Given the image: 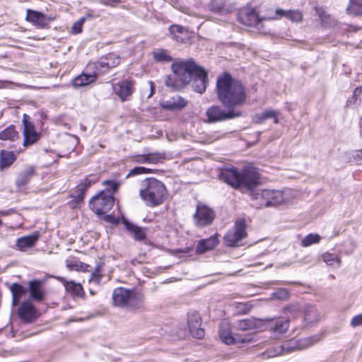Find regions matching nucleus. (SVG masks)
I'll return each instance as SVG.
<instances>
[{
	"label": "nucleus",
	"mask_w": 362,
	"mask_h": 362,
	"mask_svg": "<svg viewBox=\"0 0 362 362\" xmlns=\"http://www.w3.org/2000/svg\"><path fill=\"white\" fill-rule=\"evenodd\" d=\"M217 96L221 104L228 109L242 106L246 100L245 88L240 81L224 73L216 80Z\"/></svg>",
	"instance_id": "nucleus-1"
},
{
	"label": "nucleus",
	"mask_w": 362,
	"mask_h": 362,
	"mask_svg": "<svg viewBox=\"0 0 362 362\" xmlns=\"http://www.w3.org/2000/svg\"><path fill=\"white\" fill-rule=\"evenodd\" d=\"M219 177L234 188L245 187L247 189L255 187L260 179L258 170L252 166L245 167L241 171L235 168L223 169Z\"/></svg>",
	"instance_id": "nucleus-2"
},
{
	"label": "nucleus",
	"mask_w": 362,
	"mask_h": 362,
	"mask_svg": "<svg viewBox=\"0 0 362 362\" xmlns=\"http://www.w3.org/2000/svg\"><path fill=\"white\" fill-rule=\"evenodd\" d=\"M296 194L291 189L284 190L262 189L252 194L255 202L253 206L257 208L276 206L287 204L295 197Z\"/></svg>",
	"instance_id": "nucleus-3"
},
{
	"label": "nucleus",
	"mask_w": 362,
	"mask_h": 362,
	"mask_svg": "<svg viewBox=\"0 0 362 362\" xmlns=\"http://www.w3.org/2000/svg\"><path fill=\"white\" fill-rule=\"evenodd\" d=\"M167 190L164 184L154 177L146 178L142 181L139 196L146 206L156 207L164 202Z\"/></svg>",
	"instance_id": "nucleus-4"
},
{
	"label": "nucleus",
	"mask_w": 362,
	"mask_h": 362,
	"mask_svg": "<svg viewBox=\"0 0 362 362\" xmlns=\"http://www.w3.org/2000/svg\"><path fill=\"white\" fill-rule=\"evenodd\" d=\"M198 66L192 59L174 62L171 66L173 75L167 77L165 85L176 88L189 83Z\"/></svg>",
	"instance_id": "nucleus-5"
},
{
	"label": "nucleus",
	"mask_w": 362,
	"mask_h": 362,
	"mask_svg": "<svg viewBox=\"0 0 362 362\" xmlns=\"http://www.w3.org/2000/svg\"><path fill=\"white\" fill-rule=\"evenodd\" d=\"M320 340L317 336L291 339L283 343L280 346L267 350L262 354L264 358L275 357L281 354H288L296 350L307 349Z\"/></svg>",
	"instance_id": "nucleus-6"
},
{
	"label": "nucleus",
	"mask_w": 362,
	"mask_h": 362,
	"mask_svg": "<svg viewBox=\"0 0 362 362\" xmlns=\"http://www.w3.org/2000/svg\"><path fill=\"white\" fill-rule=\"evenodd\" d=\"M114 202V194L109 190H103L90 200L89 206L95 214L101 215L107 213Z\"/></svg>",
	"instance_id": "nucleus-7"
},
{
	"label": "nucleus",
	"mask_w": 362,
	"mask_h": 362,
	"mask_svg": "<svg viewBox=\"0 0 362 362\" xmlns=\"http://www.w3.org/2000/svg\"><path fill=\"white\" fill-rule=\"evenodd\" d=\"M219 337L224 344L231 345L250 342L253 339V334L252 333L233 334L229 324L222 322L219 327Z\"/></svg>",
	"instance_id": "nucleus-8"
},
{
	"label": "nucleus",
	"mask_w": 362,
	"mask_h": 362,
	"mask_svg": "<svg viewBox=\"0 0 362 362\" xmlns=\"http://www.w3.org/2000/svg\"><path fill=\"white\" fill-rule=\"evenodd\" d=\"M206 114L207 121L214 123L239 117L242 115V112L235 109H228V111H225L220 106L214 105L209 107Z\"/></svg>",
	"instance_id": "nucleus-9"
},
{
	"label": "nucleus",
	"mask_w": 362,
	"mask_h": 362,
	"mask_svg": "<svg viewBox=\"0 0 362 362\" xmlns=\"http://www.w3.org/2000/svg\"><path fill=\"white\" fill-rule=\"evenodd\" d=\"M245 228V220H237L233 228L228 230L224 235L223 240L226 245L228 247L237 246L238 243L246 236Z\"/></svg>",
	"instance_id": "nucleus-10"
},
{
	"label": "nucleus",
	"mask_w": 362,
	"mask_h": 362,
	"mask_svg": "<svg viewBox=\"0 0 362 362\" xmlns=\"http://www.w3.org/2000/svg\"><path fill=\"white\" fill-rule=\"evenodd\" d=\"M112 90L122 102L130 100L134 93L135 81L129 79H124L112 84Z\"/></svg>",
	"instance_id": "nucleus-11"
},
{
	"label": "nucleus",
	"mask_w": 362,
	"mask_h": 362,
	"mask_svg": "<svg viewBox=\"0 0 362 362\" xmlns=\"http://www.w3.org/2000/svg\"><path fill=\"white\" fill-rule=\"evenodd\" d=\"M100 74L93 63H90L84 71L76 76L72 81L73 86L80 88L95 82Z\"/></svg>",
	"instance_id": "nucleus-12"
},
{
	"label": "nucleus",
	"mask_w": 362,
	"mask_h": 362,
	"mask_svg": "<svg viewBox=\"0 0 362 362\" xmlns=\"http://www.w3.org/2000/svg\"><path fill=\"white\" fill-rule=\"evenodd\" d=\"M215 218V213L209 206L199 203L197 205L196 213L194 215L195 225L204 227L210 225Z\"/></svg>",
	"instance_id": "nucleus-13"
},
{
	"label": "nucleus",
	"mask_w": 362,
	"mask_h": 362,
	"mask_svg": "<svg viewBox=\"0 0 362 362\" xmlns=\"http://www.w3.org/2000/svg\"><path fill=\"white\" fill-rule=\"evenodd\" d=\"M239 21L249 27H255L260 30L262 28V21L255 9L252 8H246L243 9L239 13Z\"/></svg>",
	"instance_id": "nucleus-14"
},
{
	"label": "nucleus",
	"mask_w": 362,
	"mask_h": 362,
	"mask_svg": "<svg viewBox=\"0 0 362 362\" xmlns=\"http://www.w3.org/2000/svg\"><path fill=\"white\" fill-rule=\"evenodd\" d=\"M98 180L99 177L98 175H89L86 176L85 178L82 179L76 187L72 193V197L74 198L78 203L82 202L87 189L92 185L96 183Z\"/></svg>",
	"instance_id": "nucleus-15"
},
{
	"label": "nucleus",
	"mask_w": 362,
	"mask_h": 362,
	"mask_svg": "<svg viewBox=\"0 0 362 362\" xmlns=\"http://www.w3.org/2000/svg\"><path fill=\"white\" fill-rule=\"evenodd\" d=\"M55 19L52 16H46L42 12L27 9L25 20L39 28H45Z\"/></svg>",
	"instance_id": "nucleus-16"
},
{
	"label": "nucleus",
	"mask_w": 362,
	"mask_h": 362,
	"mask_svg": "<svg viewBox=\"0 0 362 362\" xmlns=\"http://www.w3.org/2000/svg\"><path fill=\"white\" fill-rule=\"evenodd\" d=\"M190 82L193 90L202 94L205 92L208 83L207 72L203 68L198 66Z\"/></svg>",
	"instance_id": "nucleus-17"
},
{
	"label": "nucleus",
	"mask_w": 362,
	"mask_h": 362,
	"mask_svg": "<svg viewBox=\"0 0 362 362\" xmlns=\"http://www.w3.org/2000/svg\"><path fill=\"white\" fill-rule=\"evenodd\" d=\"M18 315L24 323H32L38 317L37 311L30 301L23 302L18 310Z\"/></svg>",
	"instance_id": "nucleus-18"
},
{
	"label": "nucleus",
	"mask_w": 362,
	"mask_h": 362,
	"mask_svg": "<svg viewBox=\"0 0 362 362\" xmlns=\"http://www.w3.org/2000/svg\"><path fill=\"white\" fill-rule=\"evenodd\" d=\"M29 119V116L24 114L23 118L24 146H28L35 144L40 138L39 134L35 130L34 125Z\"/></svg>",
	"instance_id": "nucleus-19"
},
{
	"label": "nucleus",
	"mask_w": 362,
	"mask_h": 362,
	"mask_svg": "<svg viewBox=\"0 0 362 362\" xmlns=\"http://www.w3.org/2000/svg\"><path fill=\"white\" fill-rule=\"evenodd\" d=\"M263 321V325H265L267 329L275 334L285 333L289 326V320L284 317L268 319Z\"/></svg>",
	"instance_id": "nucleus-20"
},
{
	"label": "nucleus",
	"mask_w": 362,
	"mask_h": 362,
	"mask_svg": "<svg viewBox=\"0 0 362 362\" xmlns=\"http://www.w3.org/2000/svg\"><path fill=\"white\" fill-rule=\"evenodd\" d=\"M188 327L193 337L202 339L204 336V330L201 328V317L197 313L188 314Z\"/></svg>",
	"instance_id": "nucleus-21"
},
{
	"label": "nucleus",
	"mask_w": 362,
	"mask_h": 362,
	"mask_svg": "<svg viewBox=\"0 0 362 362\" xmlns=\"http://www.w3.org/2000/svg\"><path fill=\"white\" fill-rule=\"evenodd\" d=\"M120 62V58L118 55L110 53L105 58H102L100 61L93 63L96 66L98 72H105L108 69L117 66Z\"/></svg>",
	"instance_id": "nucleus-22"
},
{
	"label": "nucleus",
	"mask_w": 362,
	"mask_h": 362,
	"mask_svg": "<svg viewBox=\"0 0 362 362\" xmlns=\"http://www.w3.org/2000/svg\"><path fill=\"white\" fill-rule=\"evenodd\" d=\"M40 239V233L35 232L29 235L18 238L16 240L15 248L19 251L25 252L33 247Z\"/></svg>",
	"instance_id": "nucleus-23"
},
{
	"label": "nucleus",
	"mask_w": 362,
	"mask_h": 362,
	"mask_svg": "<svg viewBox=\"0 0 362 362\" xmlns=\"http://www.w3.org/2000/svg\"><path fill=\"white\" fill-rule=\"evenodd\" d=\"M43 284L44 280L40 279H34L29 281L28 285L30 298L38 302H41L44 300L45 291L43 287Z\"/></svg>",
	"instance_id": "nucleus-24"
},
{
	"label": "nucleus",
	"mask_w": 362,
	"mask_h": 362,
	"mask_svg": "<svg viewBox=\"0 0 362 362\" xmlns=\"http://www.w3.org/2000/svg\"><path fill=\"white\" fill-rule=\"evenodd\" d=\"M129 295H131L130 289L122 287L115 288L112 296L114 305L119 307L127 306Z\"/></svg>",
	"instance_id": "nucleus-25"
},
{
	"label": "nucleus",
	"mask_w": 362,
	"mask_h": 362,
	"mask_svg": "<svg viewBox=\"0 0 362 362\" xmlns=\"http://www.w3.org/2000/svg\"><path fill=\"white\" fill-rule=\"evenodd\" d=\"M187 100L180 95H175L162 103L163 108L168 110H181L187 105Z\"/></svg>",
	"instance_id": "nucleus-26"
},
{
	"label": "nucleus",
	"mask_w": 362,
	"mask_h": 362,
	"mask_svg": "<svg viewBox=\"0 0 362 362\" xmlns=\"http://www.w3.org/2000/svg\"><path fill=\"white\" fill-rule=\"evenodd\" d=\"M217 234H215L206 239L201 240L196 247V252L199 254L204 253L215 248L218 244Z\"/></svg>",
	"instance_id": "nucleus-27"
},
{
	"label": "nucleus",
	"mask_w": 362,
	"mask_h": 362,
	"mask_svg": "<svg viewBox=\"0 0 362 362\" xmlns=\"http://www.w3.org/2000/svg\"><path fill=\"white\" fill-rule=\"evenodd\" d=\"M264 321L254 318L241 320L237 322L236 329L240 331L260 329Z\"/></svg>",
	"instance_id": "nucleus-28"
},
{
	"label": "nucleus",
	"mask_w": 362,
	"mask_h": 362,
	"mask_svg": "<svg viewBox=\"0 0 362 362\" xmlns=\"http://www.w3.org/2000/svg\"><path fill=\"white\" fill-rule=\"evenodd\" d=\"M122 223L135 240L141 241L146 238V233L143 228L134 225L126 218L122 219Z\"/></svg>",
	"instance_id": "nucleus-29"
},
{
	"label": "nucleus",
	"mask_w": 362,
	"mask_h": 362,
	"mask_svg": "<svg viewBox=\"0 0 362 362\" xmlns=\"http://www.w3.org/2000/svg\"><path fill=\"white\" fill-rule=\"evenodd\" d=\"M279 112L274 110H265L261 113L256 114L252 117V121L254 123L256 124H262L263 123L266 119H274V122L275 124H277L279 122L278 116H279Z\"/></svg>",
	"instance_id": "nucleus-30"
},
{
	"label": "nucleus",
	"mask_w": 362,
	"mask_h": 362,
	"mask_svg": "<svg viewBox=\"0 0 362 362\" xmlns=\"http://www.w3.org/2000/svg\"><path fill=\"white\" fill-rule=\"evenodd\" d=\"M35 174V169L33 167L30 166L22 171L17 177L16 184L17 187H21L27 185L30 178Z\"/></svg>",
	"instance_id": "nucleus-31"
},
{
	"label": "nucleus",
	"mask_w": 362,
	"mask_h": 362,
	"mask_svg": "<svg viewBox=\"0 0 362 362\" xmlns=\"http://www.w3.org/2000/svg\"><path fill=\"white\" fill-rule=\"evenodd\" d=\"M129 296L127 307L135 309L143 307L144 296L141 293L131 290V295Z\"/></svg>",
	"instance_id": "nucleus-32"
},
{
	"label": "nucleus",
	"mask_w": 362,
	"mask_h": 362,
	"mask_svg": "<svg viewBox=\"0 0 362 362\" xmlns=\"http://www.w3.org/2000/svg\"><path fill=\"white\" fill-rule=\"evenodd\" d=\"M66 267L71 270L89 272L90 266L76 257H70L66 260Z\"/></svg>",
	"instance_id": "nucleus-33"
},
{
	"label": "nucleus",
	"mask_w": 362,
	"mask_h": 362,
	"mask_svg": "<svg viewBox=\"0 0 362 362\" xmlns=\"http://www.w3.org/2000/svg\"><path fill=\"white\" fill-rule=\"evenodd\" d=\"M16 158L12 151H1L0 154V168L1 169L11 165Z\"/></svg>",
	"instance_id": "nucleus-34"
},
{
	"label": "nucleus",
	"mask_w": 362,
	"mask_h": 362,
	"mask_svg": "<svg viewBox=\"0 0 362 362\" xmlns=\"http://www.w3.org/2000/svg\"><path fill=\"white\" fill-rule=\"evenodd\" d=\"M18 138V133L13 125H10L0 132V139L15 141Z\"/></svg>",
	"instance_id": "nucleus-35"
},
{
	"label": "nucleus",
	"mask_w": 362,
	"mask_h": 362,
	"mask_svg": "<svg viewBox=\"0 0 362 362\" xmlns=\"http://www.w3.org/2000/svg\"><path fill=\"white\" fill-rule=\"evenodd\" d=\"M346 12L352 16L362 15V0H349Z\"/></svg>",
	"instance_id": "nucleus-36"
},
{
	"label": "nucleus",
	"mask_w": 362,
	"mask_h": 362,
	"mask_svg": "<svg viewBox=\"0 0 362 362\" xmlns=\"http://www.w3.org/2000/svg\"><path fill=\"white\" fill-rule=\"evenodd\" d=\"M12 293L13 305H16L18 303L22 295L25 293V288L21 284L15 283L11 286Z\"/></svg>",
	"instance_id": "nucleus-37"
},
{
	"label": "nucleus",
	"mask_w": 362,
	"mask_h": 362,
	"mask_svg": "<svg viewBox=\"0 0 362 362\" xmlns=\"http://www.w3.org/2000/svg\"><path fill=\"white\" fill-rule=\"evenodd\" d=\"M322 259L327 265L337 268L339 267L341 264L340 257L337 255L330 252H325L322 255Z\"/></svg>",
	"instance_id": "nucleus-38"
},
{
	"label": "nucleus",
	"mask_w": 362,
	"mask_h": 362,
	"mask_svg": "<svg viewBox=\"0 0 362 362\" xmlns=\"http://www.w3.org/2000/svg\"><path fill=\"white\" fill-rule=\"evenodd\" d=\"M319 315L314 305H308L305 309V320L309 323H313L318 320Z\"/></svg>",
	"instance_id": "nucleus-39"
},
{
	"label": "nucleus",
	"mask_w": 362,
	"mask_h": 362,
	"mask_svg": "<svg viewBox=\"0 0 362 362\" xmlns=\"http://www.w3.org/2000/svg\"><path fill=\"white\" fill-rule=\"evenodd\" d=\"M64 287L68 292L75 296H81L83 293L81 285L74 281H66Z\"/></svg>",
	"instance_id": "nucleus-40"
},
{
	"label": "nucleus",
	"mask_w": 362,
	"mask_h": 362,
	"mask_svg": "<svg viewBox=\"0 0 362 362\" xmlns=\"http://www.w3.org/2000/svg\"><path fill=\"white\" fill-rule=\"evenodd\" d=\"M153 57L154 60L158 62H170L173 61V58L168 51L162 49L153 52Z\"/></svg>",
	"instance_id": "nucleus-41"
},
{
	"label": "nucleus",
	"mask_w": 362,
	"mask_h": 362,
	"mask_svg": "<svg viewBox=\"0 0 362 362\" xmlns=\"http://www.w3.org/2000/svg\"><path fill=\"white\" fill-rule=\"evenodd\" d=\"M315 11L317 14L319 16L321 21V24L325 27L332 26L334 25L332 23V20L331 19V16L325 13V12L322 10V8H319L317 6L315 7Z\"/></svg>",
	"instance_id": "nucleus-42"
},
{
	"label": "nucleus",
	"mask_w": 362,
	"mask_h": 362,
	"mask_svg": "<svg viewBox=\"0 0 362 362\" xmlns=\"http://www.w3.org/2000/svg\"><path fill=\"white\" fill-rule=\"evenodd\" d=\"M320 240L321 237L318 234L310 233L301 240V245L305 247H309L318 243Z\"/></svg>",
	"instance_id": "nucleus-43"
},
{
	"label": "nucleus",
	"mask_w": 362,
	"mask_h": 362,
	"mask_svg": "<svg viewBox=\"0 0 362 362\" xmlns=\"http://www.w3.org/2000/svg\"><path fill=\"white\" fill-rule=\"evenodd\" d=\"M226 0H211L210 7L214 12H228V9L226 8Z\"/></svg>",
	"instance_id": "nucleus-44"
},
{
	"label": "nucleus",
	"mask_w": 362,
	"mask_h": 362,
	"mask_svg": "<svg viewBox=\"0 0 362 362\" xmlns=\"http://www.w3.org/2000/svg\"><path fill=\"white\" fill-rule=\"evenodd\" d=\"M147 163L150 164H157L162 162L165 158V153L156 152L146 154Z\"/></svg>",
	"instance_id": "nucleus-45"
},
{
	"label": "nucleus",
	"mask_w": 362,
	"mask_h": 362,
	"mask_svg": "<svg viewBox=\"0 0 362 362\" xmlns=\"http://www.w3.org/2000/svg\"><path fill=\"white\" fill-rule=\"evenodd\" d=\"M101 265L97 264L95 269L91 272L89 278V281L90 283H94L95 284H99L100 283L101 279L103 277V274L100 272Z\"/></svg>",
	"instance_id": "nucleus-46"
},
{
	"label": "nucleus",
	"mask_w": 362,
	"mask_h": 362,
	"mask_svg": "<svg viewBox=\"0 0 362 362\" xmlns=\"http://www.w3.org/2000/svg\"><path fill=\"white\" fill-rule=\"evenodd\" d=\"M303 13L298 10H288V17L291 21L293 23H300L303 21Z\"/></svg>",
	"instance_id": "nucleus-47"
},
{
	"label": "nucleus",
	"mask_w": 362,
	"mask_h": 362,
	"mask_svg": "<svg viewBox=\"0 0 362 362\" xmlns=\"http://www.w3.org/2000/svg\"><path fill=\"white\" fill-rule=\"evenodd\" d=\"M169 31L173 37L176 40L180 41L182 40V38L180 36V34H182L185 31V28L182 26L173 25L169 28Z\"/></svg>",
	"instance_id": "nucleus-48"
},
{
	"label": "nucleus",
	"mask_w": 362,
	"mask_h": 362,
	"mask_svg": "<svg viewBox=\"0 0 362 362\" xmlns=\"http://www.w3.org/2000/svg\"><path fill=\"white\" fill-rule=\"evenodd\" d=\"M151 172V169H150V168H147L141 167V166L135 167V168H132L129 172V173L126 175V177L127 178V177L138 175L147 174V173H150Z\"/></svg>",
	"instance_id": "nucleus-49"
},
{
	"label": "nucleus",
	"mask_w": 362,
	"mask_h": 362,
	"mask_svg": "<svg viewBox=\"0 0 362 362\" xmlns=\"http://www.w3.org/2000/svg\"><path fill=\"white\" fill-rule=\"evenodd\" d=\"M85 21L86 18L81 17L77 21L74 23L71 28V33L74 35L81 33L82 32L83 25Z\"/></svg>",
	"instance_id": "nucleus-50"
},
{
	"label": "nucleus",
	"mask_w": 362,
	"mask_h": 362,
	"mask_svg": "<svg viewBox=\"0 0 362 362\" xmlns=\"http://www.w3.org/2000/svg\"><path fill=\"white\" fill-rule=\"evenodd\" d=\"M103 185L106 186L105 190H109L113 194L119 188L120 183L115 180H107L103 182Z\"/></svg>",
	"instance_id": "nucleus-51"
},
{
	"label": "nucleus",
	"mask_w": 362,
	"mask_h": 362,
	"mask_svg": "<svg viewBox=\"0 0 362 362\" xmlns=\"http://www.w3.org/2000/svg\"><path fill=\"white\" fill-rule=\"evenodd\" d=\"M274 298L284 300H287L289 297V293L286 288H279L272 294Z\"/></svg>",
	"instance_id": "nucleus-52"
},
{
	"label": "nucleus",
	"mask_w": 362,
	"mask_h": 362,
	"mask_svg": "<svg viewBox=\"0 0 362 362\" xmlns=\"http://www.w3.org/2000/svg\"><path fill=\"white\" fill-rule=\"evenodd\" d=\"M351 325L353 327L361 326L362 325V314L355 315L351 321Z\"/></svg>",
	"instance_id": "nucleus-53"
},
{
	"label": "nucleus",
	"mask_w": 362,
	"mask_h": 362,
	"mask_svg": "<svg viewBox=\"0 0 362 362\" xmlns=\"http://www.w3.org/2000/svg\"><path fill=\"white\" fill-rule=\"evenodd\" d=\"M134 160L137 163H148L146 154L136 156Z\"/></svg>",
	"instance_id": "nucleus-54"
},
{
	"label": "nucleus",
	"mask_w": 362,
	"mask_h": 362,
	"mask_svg": "<svg viewBox=\"0 0 362 362\" xmlns=\"http://www.w3.org/2000/svg\"><path fill=\"white\" fill-rule=\"evenodd\" d=\"M276 14L278 16V18H281L285 17L287 18L288 10H284L281 8H277L275 11Z\"/></svg>",
	"instance_id": "nucleus-55"
},
{
	"label": "nucleus",
	"mask_w": 362,
	"mask_h": 362,
	"mask_svg": "<svg viewBox=\"0 0 362 362\" xmlns=\"http://www.w3.org/2000/svg\"><path fill=\"white\" fill-rule=\"evenodd\" d=\"M13 85L10 81L0 80V89L9 88Z\"/></svg>",
	"instance_id": "nucleus-56"
},
{
	"label": "nucleus",
	"mask_w": 362,
	"mask_h": 362,
	"mask_svg": "<svg viewBox=\"0 0 362 362\" xmlns=\"http://www.w3.org/2000/svg\"><path fill=\"white\" fill-rule=\"evenodd\" d=\"M103 4L106 6H113L115 4L118 3L119 0H102Z\"/></svg>",
	"instance_id": "nucleus-57"
},
{
	"label": "nucleus",
	"mask_w": 362,
	"mask_h": 362,
	"mask_svg": "<svg viewBox=\"0 0 362 362\" xmlns=\"http://www.w3.org/2000/svg\"><path fill=\"white\" fill-rule=\"evenodd\" d=\"M361 95H362V87L356 88L354 92V96L356 98L358 97L359 100H361Z\"/></svg>",
	"instance_id": "nucleus-58"
},
{
	"label": "nucleus",
	"mask_w": 362,
	"mask_h": 362,
	"mask_svg": "<svg viewBox=\"0 0 362 362\" xmlns=\"http://www.w3.org/2000/svg\"><path fill=\"white\" fill-rule=\"evenodd\" d=\"M148 84L150 86V93L147 98H150L153 95L155 90H154V83L152 81H149Z\"/></svg>",
	"instance_id": "nucleus-59"
},
{
	"label": "nucleus",
	"mask_w": 362,
	"mask_h": 362,
	"mask_svg": "<svg viewBox=\"0 0 362 362\" xmlns=\"http://www.w3.org/2000/svg\"><path fill=\"white\" fill-rule=\"evenodd\" d=\"M354 157L355 159L362 160V148L360 150H357L355 152Z\"/></svg>",
	"instance_id": "nucleus-60"
},
{
	"label": "nucleus",
	"mask_w": 362,
	"mask_h": 362,
	"mask_svg": "<svg viewBox=\"0 0 362 362\" xmlns=\"http://www.w3.org/2000/svg\"><path fill=\"white\" fill-rule=\"evenodd\" d=\"M2 226V221L0 219V226Z\"/></svg>",
	"instance_id": "nucleus-61"
}]
</instances>
